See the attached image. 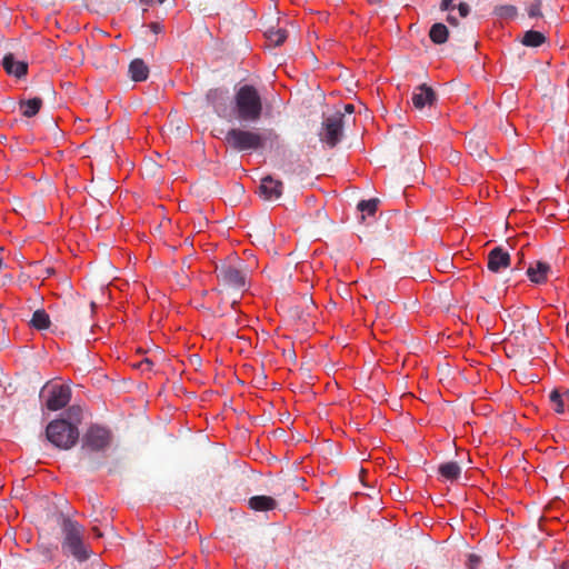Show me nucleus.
Listing matches in <instances>:
<instances>
[{
    "instance_id": "nucleus-10",
    "label": "nucleus",
    "mask_w": 569,
    "mask_h": 569,
    "mask_svg": "<svg viewBox=\"0 0 569 569\" xmlns=\"http://www.w3.org/2000/svg\"><path fill=\"white\" fill-rule=\"evenodd\" d=\"M510 264V254L501 247H495L488 253V269L498 273Z\"/></svg>"
},
{
    "instance_id": "nucleus-40",
    "label": "nucleus",
    "mask_w": 569,
    "mask_h": 569,
    "mask_svg": "<svg viewBox=\"0 0 569 569\" xmlns=\"http://www.w3.org/2000/svg\"><path fill=\"white\" fill-rule=\"evenodd\" d=\"M159 3H163L166 0H157Z\"/></svg>"
},
{
    "instance_id": "nucleus-13",
    "label": "nucleus",
    "mask_w": 569,
    "mask_h": 569,
    "mask_svg": "<svg viewBox=\"0 0 569 569\" xmlns=\"http://www.w3.org/2000/svg\"><path fill=\"white\" fill-rule=\"evenodd\" d=\"M248 506L254 511H270L277 508L278 502L270 496H253L248 500Z\"/></svg>"
},
{
    "instance_id": "nucleus-38",
    "label": "nucleus",
    "mask_w": 569,
    "mask_h": 569,
    "mask_svg": "<svg viewBox=\"0 0 569 569\" xmlns=\"http://www.w3.org/2000/svg\"><path fill=\"white\" fill-rule=\"evenodd\" d=\"M76 410H77V411H79V409H78V408H76V407H71V408L69 409V412L71 413V412H73V411H76Z\"/></svg>"
},
{
    "instance_id": "nucleus-23",
    "label": "nucleus",
    "mask_w": 569,
    "mask_h": 569,
    "mask_svg": "<svg viewBox=\"0 0 569 569\" xmlns=\"http://www.w3.org/2000/svg\"><path fill=\"white\" fill-rule=\"evenodd\" d=\"M266 37H267V40L269 41L270 46L279 47L286 41L288 34L284 29L271 28L266 31Z\"/></svg>"
},
{
    "instance_id": "nucleus-17",
    "label": "nucleus",
    "mask_w": 569,
    "mask_h": 569,
    "mask_svg": "<svg viewBox=\"0 0 569 569\" xmlns=\"http://www.w3.org/2000/svg\"><path fill=\"white\" fill-rule=\"evenodd\" d=\"M438 472L446 480L455 481L461 475V467L455 461H449L441 463L438 468Z\"/></svg>"
},
{
    "instance_id": "nucleus-2",
    "label": "nucleus",
    "mask_w": 569,
    "mask_h": 569,
    "mask_svg": "<svg viewBox=\"0 0 569 569\" xmlns=\"http://www.w3.org/2000/svg\"><path fill=\"white\" fill-rule=\"evenodd\" d=\"M219 293L226 291H246L248 288V270L246 264L238 258L223 262L216 267Z\"/></svg>"
},
{
    "instance_id": "nucleus-29",
    "label": "nucleus",
    "mask_w": 569,
    "mask_h": 569,
    "mask_svg": "<svg viewBox=\"0 0 569 569\" xmlns=\"http://www.w3.org/2000/svg\"><path fill=\"white\" fill-rule=\"evenodd\" d=\"M152 366H153V362H152L150 359H148V358L143 359V360H142L141 362H139V365H138V367H139L140 369H142V370H151Z\"/></svg>"
},
{
    "instance_id": "nucleus-19",
    "label": "nucleus",
    "mask_w": 569,
    "mask_h": 569,
    "mask_svg": "<svg viewBox=\"0 0 569 569\" xmlns=\"http://www.w3.org/2000/svg\"><path fill=\"white\" fill-rule=\"evenodd\" d=\"M23 117L31 118L36 116L42 107V99L36 97L29 100H21L19 102Z\"/></svg>"
},
{
    "instance_id": "nucleus-7",
    "label": "nucleus",
    "mask_w": 569,
    "mask_h": 569,
    "mask_svg": "<svg viewBox=\"0 0 569 569\" xmlns=\"http://www.w3.org/2000/svg\"><path fill=\"white\" fill-rule=\"evenodd\" d=\"M345 113L335 112L326 117L322 121L320 140L329 148H335L343 137Z\"/></svg>"
},
{
    "instance_id": "nucleus-21",
    "label": "nucleus",
    "mask_w": 569,
    "mask_h": 569,
    "mask_svg": "<svg viewBox=\"0 0 569 569\" xmlns=\"http://www.w3.org/2000/svg\"><path fill=\"white\" fill-rule=\"evenodd\" d=\"M50 323V317L43 309L36 310L30 320V326L37 330L48 329Z\"/></svg>"
},
{
    "instance_id": "nucleus-22",
    "label": "nucleus",
    "mask_w": 569,
    "mask_h": 569,
    "mask_svg": "<svg viewBox=\"0 0 569 569\" xmlns=\"http://www.w3.org/2000/svg\"><path fill=\"white\" fill-rule=\"evenodd\" d=\"M493 13L503 20H512L516 19L519 14L518 8L512 4H500L495 7Z\"/></svg>"
},
{
    "instance_id": "nucleus-4",
    "label": "nucleus",
    "mask_w": 569,
    "mask_h": 569,
    "mask_svg": "<svg viewBox=\"0 0 569 569\" xmlns=\"http://www.w3.org/2000/svg\"><path fill=\"white\" fill-rule=\"evenodd\" d=\"M46 437L54 447L69 450L79 439V429L76 423L66 419H56L47 426Z\"/></svg>"
},
{
    "instance_id": "nucleus-1",
    "label": "nucleus",
    "mask_w": 569,
    "mask_h": 569,
    "mask_svg": "<svg viewBox=\"0 0 569 569\" xmlns=\"http://www.w3.org/2000/svg\"><path fill=\"white\" fill-rule=\"evenodd\" d=\"M57 521L61 530L62 555L71 557L78 562L87 561L91 557L92 550L84 541V527L63 513L59 515Z\"/></svg>"
},
{
    "instance_id": "nucleus-20",
    "label": "nucleus",
    "mask_w": 569,
    "mask_h": 569,
    "mask_svg": "<svg viewBox=\"0 0 569 569\" xmlns=\"http://www.w3.org/2000/svg\"><path fill=\"white\" fill-rule=\"evenodd\" d=\"M549 398L556 412L563 413L566 409L569 410V392L562 396L557 390H553Z\"/></svg>"
},
{
    "instance_id": "nucleus-31",
    "label": "nucleus",
    "mask_w": 569,
    "mask_h": 569,
    "mask_svg": "<svg viewBox=\"0 0 569 569\" xmlns=\"http://www.w3.org/2000/svg\"><path fill=\"white\" fill-rule=\"evenodd\" d=\"M453 8L452 0H441L440 9L442 11H448Z\"/></svg>"
},
{
    "instance_id": "nucleus-35",
    "label": "nucleus",
    "mask_w": 569,
    "mask_h": 569,
    "mask_svg": "<svg viewBox=\"0 0 569 569\" xmlns=\"http://www.w3.org/2000/svg\"><path fill=\"white\" fill-rule=\"evenodd\" d=\"M150 28L154 33H159L161 31V26L159 23H151Z\"/></svg>"
},
{
    "instance_id": "nucleus-24",
    "label": "nucleus",
    "mask_w": 569,
    "mask_h": 569,
    "mask_svg": "<svg viewBox=\"0 0 569 569\" xmlns=\"http://www.w3.org/2000/svg\"><path fill=\"white\" fill-rule=\"evenodd\" d=\"M467 148L470 152L471 156L482 160L487 157V151H486V147L485 144L479 141V140H476L473 138H470L468 139L467 141Z\"/></svg>"
},
{
    "instance_id": "nucleus-33",
    "label": "nucleus",
    "mask_w": 569,
    "mask_h": 569,
    "mask_svg": "<svg viewBox=\"0 0 569 569\" xmlns=\"http://www.w3.org/2000/svg\"><path fill=\"white\" fill-rule=\"evenodd\" d=\"M447 22L451 26H458V19L452 14L447 16Z\"/></svg>"
},
{
    "instance_id": "nucleus-36",
    "label": "nucleus",
    "mask_w": 569,
    "mask_h": 569,
    "mask_svg": "<svg viewBox=\"0 0 569 569\" xmlns=\"http://www.w3.org/2000/svg\"><path fill=\"white\" fill-rule=\"evenodd\" d=\"M92 531L94 532L96 537H98V538L102 537V532L97 527H93Z\"/></svg>"
},
{
    "instance_id": "nucleus-5",
    "label": "nucleus",
    "mask_w": 569,
    "mask_h": 569,
    "mask_svg": "<svg viewBox=\"0 0 569 569\" xmlns=\"http://www.w3.org/2000/svg\"><path fill=\"white\" fill-rule=\"evenodd\" d=\"M224 142L238 152L257 151L266 143L264 137L253 130L231 128L224 136Z\"/></svg>"
},
{
    "instance_id": "nucleus-12",
    "label": "nucleus",
    "mask_w": 569,
    "mask_h": 569,
    "mask_svg": "<svg viewBox=\"0 0 569 569\" xmlns=\"http://www.w3.org/2000/svg\"><path fill=\"white\" fill-rule=\"evenodd\" d=\"M2 66L7 73L17 78H22L28 72L27 62L16 60L12 53H8L3 57Z\"/></svg>"
},
{
    "instance_id": "nucleus-39",
    "label": "nucleus",
    "mask_w": 569,
    "mask_h": 569,
    "mask_svg": "<svg viewBox=\"0 0 569 569\" xmlns=\"http://www.w3.org/2000/svg\"><path fill=\"white\" fill-rule=\"evenodd\" d=\"M237 303H238V300H237V299H233V300L231 301V306H232V307H234Z\"/></svg>"
},
{
    "instance_id": "nucleus-32",
    "label": "nucleus",
    "mask_w": 569,
    "mask_h": 569,
    "mask_svg": "<svg viewBox=\"0 0 569 569\" xmlns=\"http://www.w3.org/2000/svg\"><path fill=\"white\" fill-rule=\"evenodd\" d=\"M223 92L220 90V89H213V90H210L209 93H208V99L209 100H214L216 98H218V96L222 94Z\"/></svg>"
},
{
    "instance_id": "nucleus-14",
    "label": "nucleus",
    "mask_w": 569,
    "mask_h": 569,
    "mask_svg": "<svg viewBox=\"0 0 569 569\" xmlns=\"http://www.w3.org/2000/svg\"><path fill=\"white\" fill-rule=\"evenodd\" d=\"M128 72L131 80L141 82L148 79L149 68L142 59L137 58L130 62Z\"/></svg>"
},
{
    "instance_id": "nucleus-16",
    "label": "nucleus",
    "mask_w": 569,
    "mask_h": 569,
    "mask_svg": "<svg viewBox=\"0 0 569 569\" xmlns=\"http://www.w3.org/2000/svg\"><path fill=\"white\" fill-rule=\"evenodd\" d=\"M520 42L528 48H538L547 42V37L537 30H528L523 33Z\"/></svg>"
},
{
    "instance_id": "nucleus-11",
    "label": "nucleus",
    "mask_w": 569,
    "mask_h": 569,
    "mask_svg": "<svg viewBox=\"0 0 569 569\" xmlns=\"http://www.w3.org/2000/svg\"><path fill=\"white\" fill-rule=\"evenodd\" d=\"M411 100L416 109L422 110L425 107H431L436 102V93L427 84H421L413 91Z\"/></svg>"
},
{
    "instance_id": "nucleus-18",
    "label": "nucleus",
    "mask_w": 569,
    "mask_h": 569,
    "mask_svg": "<svg viewBox=\"0 0 569 569\" xmlns=\"http://www.w3.org/2000/svg\"><path fill=\"white\" fill-rule=\"evenodd\" d=\"M449 37V30L441 22L433 23L429 30V38L435 44H443Z\"/></svg>"
},
{
    "instance_id": "nucleus-26",
    "label": "nucleus",
    "mask_w": 569,
    "mask_h": 569,
    "mask_svg": "<svg viewBox=\"0 0 569 569\" xmlns=\"http://www.w3.org/2000/svg\"><path fill=\"white\" fill-rule=\"evenodd\" d=\"M378 199L362 200L358 203V210L361 212H366L369 216H372L376 213L378 209Z\"/></svg>"
},
{
    "instance_id": "nucleus-27",
    "label": "nucleus",
    "mask_w": 569,
    "mask_h": 569,
    "mask_svg": "<svg viewBox=\"0 0 569 569\" xmlns=\"http://www.w3.org/2000/svg\"><path fill=\"white\" fill-rule=\"evenodd\" d=\"M481 562V558L475 553L468 556L467 567L468 569H477Z\"/></svg>"
},
{
    "instance_id": "nucleus-25",
    "label": "nucleus",
    "mask_w": 569,
    "mask_h": 569,
    "mask_svg": "<svg viewBox=\"0 0 569 569\" xmlns=\"http://www.w3.org/2000/svg\"><path fill=\"white\" fill-rule=\"evenodd\" d=\"M542 1L541 0H532L526 6V11L529 18H542Z\"/></svg>"
},
{
    "instance_id": "nucleus-15",
    "label": "nucleus",
    "mask_w": 569,
    "mask_h": 569,
    "mask_svg": "<svg viewBox=\"0 0 569 569\" xmlns=\"http://www.w3.org/2000/svg\"><path fill=\"white\" fill-rule=\"evenodd\" d=\"M550 266L547 262L537 261L535 266H530L527 270V276L535 283H542L547 281Z\"/></svg>"
},
{
    "instance_id": "nucleus-34",
    "label": "nucleus",
    "mask_w": 569,
    "mask_h": 569,
    "mask_svg": "<svg viewBox=\"0 0 569 569\" xmlns=\"http://www.w3.org/2000/svg\"><path fill=\"white\" fill-rule=\"evenodd\" d=\"M345 112L348 114H352L355 112V106L351 103H348L345 106Z\"/></svg>"
},
{
    "instance_id": "nucleus-6",
    "label": "nucleus",
    "mask_w": 569,
    "mask_h": 569,
    "mask_svg": "<svg viewBox=\"0 0 569 569\" xmlns=\"http://www.w3.org/2000/svg\"><path fill=\"white\" fill-rule=\"evenodd\" d=\"M111 438L109 429L98 425L90 426L82 437L81 455L88 458L91 452L104 451L110 446Z\"/></svg>"
},
{
    "instance_id": "nucleus-3",
    "label": "nucleus",
    "mask_w": 569,
    "mask_h": 569,
    "mask_svg": "<svg viewBox=\"0 0 569 569\" xmlns=\"http://www.w3.org/2000/svg\"><path fill=\"white\" fill-rule=\"evenodd\" d=\"M262 99L251 84L240 87L233 98V112L240 121L257 122L262 116Z\"/></svg>"
},
{
    "instance_id": "nucleus-9",
    "label": "nucleus",
    "mask_w": 569,
    "mask_h": 569,
    "mask_svg": "<svg viewBox=\"0 0 569 569\" xmlns=\"http://www.w3.org/2000/svg\"><path fill=\"white\" fill-rule=\"evenodd\" d=\"M283 183L280 180L273 179L271 176H266L261 179L259 187L260 196L268 201L278 200L282 196Z\"/></svg>"
},
{
    "instance_id": "nucleus-37",
    "label": "nucleus",
    "mask_w": 569,
    "mask_h": 569,
    "mask_svg": "<svg viewBox=\"0 0 569 569\" xmlns=\"http://www.w3.org/2000/svg\"><path fill=\"white\" fill-rule=\"evenodd\" d=\"M0 251H2V249L0 248ZM3 267V259L0 257V270L2 269Z\"/></svg>"
},
{
    "instance_id": "nucleus-28",
    "label": "nucleus",
    "mask_w": 569,
    "mask_h": 569,
    "mask_svg": "<svg viewBox=\"0 0 569 569\" xmlns=\"http://www.w3.org/2000/svg\"><path fill=\"white\" fill-rule=\"evenodd\" d=\"M458 11H459V16L461 18H466L469 14V12H470V7L466 2H460L458 4Z\"/></svg>"
},
{
    "instance_id": "nucleus-8",
    "label": "nucleus",
    "mask_w": 569,
    "mask_h": 569,
    "mask_svg": "<svg viewBox=\"0 0 569 569\" xmlns=\"http://www.w3.org/2000/svg\"><path fill=\"white\" fill-rule=\"evenodd\" d=\"M44 392H48L46 408L50 411H57L64 408L71 399V390L64 385L46 386L42 389L41 395Z\"/></svg>"
},
{
    "instance_id": "nucleus-30",
    "label": "nucleus",
    "mask_w": 569,
    "mask_h": 569,
    "mask_svg": "<svg viewBox=\"0 0 569 569\" xmlns=\"http://www.w3.org/2000/svg\"><path fill=\"white\" fill-rule=\"evenodd\" d=\"M528 327H531L532 330H537L538 333L540 332L539 322L533 316L529 319Z\"/></svg>"
}]
</instances>
